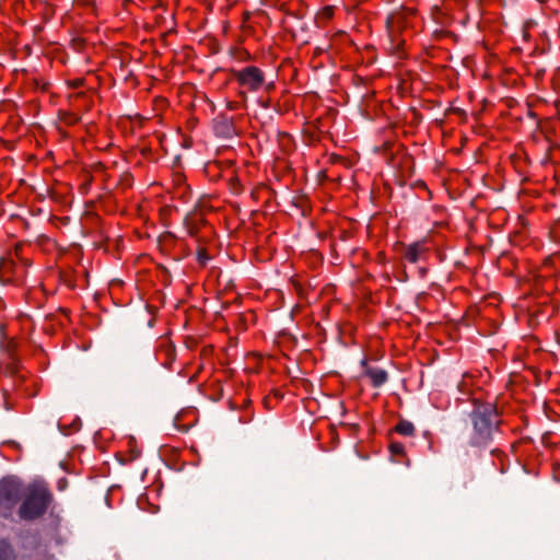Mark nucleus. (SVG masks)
<instances>
[{"label":"nucleus","instance_id":"1","mask_svg":"<svg viewBox=\"0 0 560 560\" xmlns=\"http://www.w3.org/2000/svg\"><path fill=\"white\" fill-rule=\"evenodd\" d=\"M470 417L472 422L470 444L479 447L487 446L499 425V415L494 402L474 398V410Z\"/></svg>","mask_w":560,"mask_h":560},{"label":"nucleus","instance_id":"2","mask_svg":"<svg viewBox=\"0 0 560 560\" xmlns=\"http://www.w3.org/2000/svg\"><path fill=\"white\" fill-rule=\"evenodd\" d=\"M18 509L20 520L31 522L44 516L52 503L54 497L47 483L34 481L23 490Z\"/></svg>","mask_w":560,"mask_h":560},{"label":"nucleus","instance_id":"3","mask_svg":"<svg viewBox=\"0 0 560 560\" xmlns=\"http://www.w3.org/2000/svg\"><path fill=\"white\" fill-rule=\"evenodd\" d=\"M233 78L241 89L238 94L243 100L247 98V93L259 91L269 93L275 90V82H268L265 71L256 66H246L240 70H234Z\"/></svg>","mask_w":560,"mask_h":560},{"label":"nucleus","instance_id":"4","mask_svg":"<svg viewBox=\"0 0 560 560\" xmlns=\"http://www.w3.org/2000/svg\"><path fill=\"white\" fill-rule=\"evenodd\" d=\"M23 483L15 476L0 479V517L13 520V514L23 494Z\"/></svg>","mask_w":560,"mask_h":560},{"label":"nucleus","instance_id":"5","mask_svg":"<svg viewBox=\"0 0 560 560\" xmlns=\"http://www.w3.org/2000/svg\"><path fill=\"white\" fill-rule=\"evenodd\" d=\"M15 260L13 257H3L0 260V283L3 285H22L27 275V268L31 262L26 258L20 257L19 247L14 250Z\"/></svg>","mask_w":560,"mask_h":560},{"label":"nucleus","instance_id":"6","mask_svg":"<svg viewBox=\"0 0 560 560\" xmlns=\"http://www.w3.org/2000/svg\"><path fill=\"white\" fill-rule=\"evenodd\" d=\"M416 19V11L412 9H401L392 13L386 20V27L392 37L396 40V36L412 26Z\"/></svg>","mask_w":560,"mask_h":560},{"label":"nucleus","instance_id":"7","mask_svg":"<svg viewBox=\"0 0 560 560\" xmlns=\"http://www.w3.org/2000/svg\"><path fill=\"white\" fill-rule=\"evenodd\" d=\"M362 365L364 368V375L370 378L373 387L378 388L387 382L388 374L385 370L371 368L365 360L362 361Z\"/></svg>","mask_w":560,"mask_h":560},{"label":"nucleus","instance_id":"8","mask_svg":"<svg viewBox=\"0 0 560 560\" xmlns=\"http://www.w3.org/2000/svg\"><path fill=\"white\" fill-rule=\"evenodd\" d=\"M429 250L425 241H418L406 247L404 257L410 264H416Z\"/></svg>","mask_w":560,"mask_h":560},{"label":"nucleus","instance_id":"9","mask_svg":"<svg viewBox=\"0 0 560 560\" xmlns=\"http://www.w3.org/2000/svg\"><path fill=\"white\" fill-rule=\"evenodd\" d=\"M205 223L206 219L200 210H195L185 218V226L190 236L197 235Z\"/></svg>","mask_w":560,"mask_h":560},{"label":"nucleus","instance_id":"10","mask_svg":"<svg viewBox=\"0 0 560 560\" xmlns=\"http://www.w3.org/2000/svg\"><path fill=\"white\" fill-rule=\"evenodd\" d=\"M394 431L402 436H412L416 428L412 422L402 419L395 425Z\"/></svg>","mask_w":560,"mask_h":560},{"label":"nucleus","instance_id":"11","mask_svg":"<svg viewBox=\"0 0 560 560\" xmlns=\"http://www.w3.org/2000/svg\"><path fill=\"white\" fill-rule=\"evenodd\" d=\"M0 560H15V553L7 539H0Z\"/></svg>","mask_w":560,"mask_h":560},{"label":"nucleus","instance_id":"12","mask_svg":"<svg viewBox=\"0 0 560 560\" xmlns=\"http://www.w3.org/2000/svg\"><path fill=\"white\" fill-rule=\"evenodd\" d=\"M128 457L124 460L125 463L136 460L141 454V451L138 448L136 442L132 439L128 441Z\"/></svg>","mask_w":560,"mask_h":560},{"label":"nucleus","instance_id":"13","mask_svg":"<svg viewBox=\"0 0 560 560\" xmlns=\"http://www.w3.org/2000/svg\"><path fill=\"white\" fill-rule=\"evenodd\" d=\"M388 450L392 456H405V445L400 442H392Z\"/></svg>","mask_w":560,"mask_h":560},{"label":"nucleus","instance_id":"14","mask_svg":"<svg viewBox=\"0 0 560 560\" xmlns=\"http://www.w3.org/2000/svg\"><path fill=\"white\" fill-rule=\"evenodd\" d=\"M84 83H85V80L83 78H75V79L67 81V85L71 89H79V88L83 86Z\"/></svg>","mask_w":560,"mask_h":560},{"label":"nucleus","instance_id":"15","mask_svg":"<svg viewBox=\"0 0 560 560\" xmlns=\"http://www.w3.org/2000/svg\"><path fill=\"white\" fill-rule=\"evenodd\" d=\"M80 120L79 116L73 114V113H69L65 116L63 118V121L67 124V125H75L78 121Z\"/></svg>","mask_w":560,"mask_h":560},{"label":"nucleus","instance_id":"16","mask_svg":"<svg viewBox=\"0 0 560 560\" xmlns=\"http://www.w3.org/2000/svg\"><path fill=\"white\" fill-rule=\"evenodd\" d=\"M198 260H199V262H200V264H202V265H205V264H206V261L208 260V256H207V254H206V250H205V249H200V250L198 252Z\"/></svg>","mask_w":560,"mask_h":560},{"label":"nucleus","instance_id":"17","mask_svg":"<svg viewBox=\"0 0 560 560\" xmlns=\"http://www.w3.org/2000/svg\"><path fill=\"white\" fill-rule=\"evenodd\" d=\"M334 13V9L331 7H326L323 9V15L326 18H331Z\"/></svg>","mask_w":560,"mask_h":560},{"label":"nucleus","instance_id":"18","mask_svg":"<svg viewBox=\"0 0 560 560\" xmlns=\"http://www.w3.org/2000/svg\"><path fill=\"white\" fill-rule=\"evenodd\" d=\"M467 378H469V376H468V375H465V376H464V380H463V382H462V384H460V387H462L464 384H466Z\"/></svg>","mask_w":560,"mask_h":560},{"label":"nucleus","instance_id":"19","mask_svg":"<svg viewBox=\"0 0 560 560\" xmlns=\"http://www.w3.org/2000/svg\"><path fill=\"white\" fill-rule=\"evenodd\" d=\"M63 487H65V483H61V481H60V482L58 483V489H60V490H61V489H63Z\"/></svg>","mask_w":560,"mask_h":560},{"label":"nucleus","instance_id":"20","mask_svg":"<svg viewBox=\"0 0 560 560\" xmlns=\"http://www.w3.org/2000/svg\"><path fill=\"white\" fill-rule=\"evenodd\" d=\"M63 487H65V483H61V481H60V482L58 483V489H60V490H61V489H63Z\"/></svg>","mask_w":560,"mask_h":560},{"label":"nucleus","instance_id":"21","mask_svg":"<svg viewBox=\"0 0 560 560\" xmlns=\"http://www.w3.org/2000/svg\"><path fill=\"white\" fill-rule=\"evenodd\" d=\"M182 189H183V190H185V189H186V186H183V187H180V186H179V187H178V190H182Z\"/></svg>","mask_w":560,"mask_h":560}]
</instances>
